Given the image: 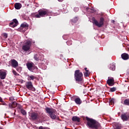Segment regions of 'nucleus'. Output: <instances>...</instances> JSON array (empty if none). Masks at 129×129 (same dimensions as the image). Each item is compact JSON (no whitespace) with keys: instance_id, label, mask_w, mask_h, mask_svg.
I'll list each match as a JSON object with an SVG mask.
<instances>
[{"instance_id":"58836bf2","label":"nucleus","mask_w":129,"mask_h":129,"mask_svg":"<svg viewBox=\"0 0 129 129\" xmlns=\"http://www.w3.org/2000/svg\"><path fill=\"white\" fill-rule=\"evenodd\" d=\"M85 71H88V70H87V68H85Z\"/></svg>"},{"instance_id":"9b49d317","label":"nucleus","mask_w":129,"mask_h":129,"mask_svg":"<svg viewBox=\"0 0 129 129\" xmlns=\"http://www.w3.org/2000/svg\"><path fill=\"white\" fill-rule=\"evenodd\" d=\"M7 77V73L4 69L0 70V78L4 80Z\"/></svg>"},{"instance_id":"9d476101","label":"nucleus","mask_w":129,"mask_h":129,"mask_svg":"<svg viewBox=\"0 0 129 129\" xmlns=\"http://www.w3.org/2000/svg\"><path fill=\"white\" fill-rule=\"evenodd\" d=\"M18 25H19V21H18L17 19H14L13 20V21L9 24V26L12 28H15Z\"/></svg>"},{"instance_id":"20e7f679","label":"nucleus","mask_w":129,"mask_h":129,"mask_svg":"<svg viewBox=\"0 0 129 129\" xmlns=\"http://www.w3.org/2000/svg\"><path fill=\"white\" fill-rule=\"evenodd\" d=\"M92 21L95 26L98 27V28H101V27L104 25V22L105 20H104V18L101 17L100 18L99 22L94 17H92Z\"/></svg>"},{"instance_id":"f03ea898","label":"nucleus","mask_w":129,"mask_h":129,"mask_svg":"<svg viewBox=\"0 0 129 129\" xmlns=\"http://www.w3.org/2000/svg\"><path fill=\"white\" fill-rule=\"evenodd\" d=\"M45 110L46 113H48L49 116H50L52 119H56V118H57V115H56L57 111H56L55 109L47 107L45 108Z\"/></svg>"},{"instance_id":"a19ab883","label":"nucleus","mask_w":129,"mask_h":129,"mask_svg":"<svg viewBox=\"0 0 129 129\" xmlns=\"http://www.w3.org/2000/svg\"><path fill=\"white\" fill-rule=\"evenodd\" d=\"M86 10H87V11H88V10H90V8H86Z\"/></svg>"},{"instance_id":"6ab92c4d","label":"nucleus","mask_w":129,"mask_h":129,"mask_svg":"<svg viewBox=\"0 0 129 129\" xmlns=\"http://www.w3.org/2000/svg\"><path fill=\"white\" fill-rule=\"evenodd\" d=\"M75 102L76 103V104H79V105H80L81 103H82V101L81 99H80V98H77L74 100Z\"/></svg>"},{"instance_id":"a211bd4d","label":"nucleus","mask_w":129,"mask_h":129,"mask_svg":"<svg viewBox=\"0 0 129 129\" xmlns=\"http://www.w3.org/2000/svg\"><path fill=\"white\" fill-rule=\"evenodd\" d=\"M72 120L75 122H80V118L78 116H73L72 118Z\"/></svg>"},{"instance_id":"393cba45","label":"nucleus","mask_w":129,"mask_h":129,"mask_svg":"<svg viewBox=\"0 0 129 129\" xmlns=\"http://www.w3.org/2000/svg\"><path fill=\"white\" fill-rule=\"evenodd\" d=\"M85 77H88L90 75V72L89 70L86 71L85 72H84Z\"/></svg>"},{"instance_id":"f3484780","label":"nucleus","mask_w":129,"mask_h":129,"mask_svg":"<svg viewBox=\"0 0 129 129\" xmlns=\"http://www.w3.org/2000/svg\"><path fill=\"white\" fill-rule=\"evenodd\" d=\"M33 65H34L33 63L28 62L26 64L27 67L30 71H33Z\"/></svg>"},{"instance_id":"0eeeda50","label":"nucleus","mask_w":129,"mask_h":129,"mask_svg":"<svg viewBox=\"0 0 129 129\" xmlns=\"http://www.w3.org/2000/svg\"><path fill=\"white\" fill-rule=\"evenodd\" d=\"M26 87L29 90H31L32 91H36V89L34 87L33 83L31 81L27 82L25 84Z\"/></svg>"},{"instance_id":"c756f323","label":"nucleus","mask_w":129,"mask_h":129,"mask_svg":"<svg viewBox=\"0 0 129 129\" xmlns=\"http://www.w3.org/2000/svg\"><path fill=\"white\" fill-rule=\"evenodd\" d=\"M116 90V88L115 87L111 88L110 89V91L111 92H114V91H115Z\"/></svg>"},{"instance_id":"7ed1b4c3","label":"nucleus","mask_w":129,"mask_h":129,"mask_svg":"<svg viewBox=\"0 0 129 129\" xmlns=\"http://www.w3.org/2000/svg\"><path fill=\"white\" fill-rule=\"evenodd\" d=\"M83 74L80 72V70H77L75 72V79L76 81L78 82H82L83 81Z\"/></svg>"},{"instance_id":"f704fd0d","label":"nucleus","mask_w":129,"mask_h":129,"mask_svg":"<svg viewBox=\"0 0 129 129\" xmlns=\"http://www.w3.org/2000/svg\"><path fill=\"white\" fill-rule=\"evenodd\" d=\"M74 12H78L79 11V8H75L74 9Z\"/></svg>"},{"instance_id":"6e6552de","label":"nucleus","mask_w":129,"mask_h":129,"mask_svg":"<svg viewBox=\"0 0 129 129\" xmlns=\"http://www.w3.org/2000/svg\"><path fill=\"white\" fill-rule=\"evenodd\" d=\"M121 118L123 121L129 120V112H125L121 115Z\"/></svg>"},{"instance_id":"412c9836","label":"nucleus","mask_w":129,"mask_h":129,"mask_svg":"<svg viewBox=\"0 0 129 129\" xmlns=\"http://www.w3.org/2000/svg\"><path fill=\"white\" fill-rule=\"evenodd\" d=\"M109 69H110V70L114 71V70H115V63H111L110 64Z\"/></svg>"},{"instance_id":"2eb2a0df","label":"nucleus","mask_w":129,"mask_h":129,"mask_svg":"<svg viewBox=\"0 0 129 129\" xmlns=\"http://www.w3.org/2000/svg\"><path fill=\"white\" fill-rule=\"evenodd\" d=\"M34 58L36 61H39V60H41L42 59V55L40 53H37L34 55Z\"/></svg>"},{"instance_id":"7c9ffc66","label":"nucleus","mask_w":129,"mask_h":129,"mask_svg":"<svg viewBox=\"0 0 129 129\" xmlns=\"http://www.w3.org/2000/svg\"><path fill=\"white\" fill-rule=\"evenodd\" d=\"M3 36L4 37L5 39H7V38H8V34L7 33H3Z\"/></svg>"},{"instance_id":"bb28decb","label":"nucleus","mask_w":129,"mask_h":129,"mask_svg":"<svg viewBox=\"0 0 129 129\" xmlns=\"http://www.w3.org/2000/svg\"><path fill=\"white\" fill-rule=\"evenodd\" d=\"M21 112L23 115H27V112L24 109H21Z\"/></svg>"},{"instance_id":"4468645a","label":"nucleus","mask_w":129,"mask_h":129,"mask_svg":"<svg viewBox=\"0 0 129 129\" xmlns=\"http://www.w3.org/2000/svg\"><path fill=\"white\" fill-rule=\"evenodd\" d=\"M8 105L9 109H13V108H15V107H16L17 102H13L12 103H9Z\"/></svg>"},{"instance_id":"aec40b11","label":"nucleus","mask_w":129,"mask_h":129,"mask_svg":"<svg viewBox=\"0 0 129 129\" xmlns=\"http://www.w3.org/2000/svg\"><path fill=\"white\" fill-rule=\"evenodd\" d=\"M14 7L16 10H20L22 8V4L21 3H15Z\"/></svg>"},{"instance_id":"79ce46f5","label":"nucleus","mask_w":129,"mask_h":129,"mask_svg":"<svg viewBox=\"0 0 129 129\" xmlns=\"http://www.w3.org/2000/svg\"><path fill=\"white\" fill-rule=\"evenodd\" d=\"M113 23H114V20H113Z\"/></svg>"},{"instance_id":"ea45409f","label":"nucleus","mask_w":129,"mask_h":129,"mask_svg":"<svg viewBox=\"0 0 129 129\" xmlns=\"http://www.w3.org/2000/svg\"><path fill=\"white\" fill-rule=\"evenodd\" d=\"M58 2H60V3L63 2V0H57Z\"/></svg>"},{"instance_id":"1a4fd4ad","label":"nucleus","mask_w":129,"mask_h":129,"mask_svg":"<svg viewBox=\"0 0 129 129\" xmlns=\"http://www.w3.org/2000/svg\"><path fill=\"white\" fill-rule=\"evenodd\" d=\"M32 120H37L39 119V114L37 112H33L30 115Z\"/></svg>"},{"instance_id":"b1692460","label":"nucleus","mask_w":129,"mask_h":129,"mask_svg":"<svg viewBox=\"0 0 129 129\" xmlns=\"http://www.w3.org/2000/svg\"><path fill=\"white\" fill-rule=\"evenodd\" d=\"M123 104L129 106V98L125 99Z\"/></svg>"},{"instance_id":"dca6fc26","label":"nucleus","mask_w":129,"mask_h":129,"mask_svg":"<svg viewBox=\"0 0 129 129\" xmlns=\"http://www.w3.org/2000/svg\"><path fill=\"white\" fill-rule=\"evenodd\" d=\"M121 57L122 59H123V60H128L129 59V55H128V54L127 53H122L121 55Z\"/></svg>"},{"instance_id":"f257e3e1","label":"nucleus","mask_w":129,"mask_h":129,"mask_svg":"<svg viewBox=\"0 0 129 129\" xmlns=\"http://www.w3.org/2000/svg\"><path fill=\"white\" fill-rule=\"evenodd\" d=\"M86 125L89 128H94V129H100L101 128V125L99 122H97L96 120L94 119L91 118H89L87 116L86 117Z\"/></svg>"},{"instance_id":"c85d7f7f","label":"nucleus","mask_w":129,"mask_h":129,"mask_svg":"<svg viewBox=\"0 0 129 129\" xmlns=\"http://www.w3.org/2000/svg\"><path fill=\"white\" fill-rule=\"evenodd\" d=\"M77 21H78L77 17H75V18H74L72 20V23H76L77 22Z\"/></svg>"},{"instance_id":"c9c22d12","label":"nucleus","mask_w":129,"mask_h":129,"mask_svg":"<svg viewBox=\"0 0 129 129\" xmlns=\"http://www.w3.org/2000/svg\"><path fill=\"white\" fill-rule=\"evenodd\" d=\"M2 103V105H6V106H8V104L6 103L5 101L4 102H1Z\"/></svg>"},{"instance_id":"2f4dec72","label":"nucleus","mask_w":129,"mask_h":129,"mask_svg":"<svg viewBox=\"0 0 129 129\" xmlns=\"http://www.w3.org/2000/svg\"><path fill=\"white\" fill-rule=\"evenodd\" d=\"M14 99H15L13 98V97H10L9 98V100H10V101H11V102H13V101H14Z\"/></svg>"},{"instance_id":"5701e85b","label":"nucleus","mask_w":129,"mask_h":129,"mask_svg":"<svg viewBox=\"0 0 129 129\" xmlns=\"http://www.w3.org/2000/svg\"><path fill=\"white\" fill-rule=\"evenodd\" d=\"M34 79H36V77L33 75L29 76L27 78V80L28 81H31V80H34Z\"/></svg>"},{"instance_id":"37998d69","label":"nucleus","mask_w":129,"mask_h":129,"mask_svg":"<svg viewBox=\"0 0 129 129\" xmlns=\"http://www.w3.org/2000/svg\"><path fill=\"white\" fill-rule=\"evenodd\" d=\"M72 98L73 99V98H74V97H72Z\"/></svg>"},{"instance_id":"a878e982","label":"nucleus","mask_w":129,"mask_h":129,"mask_svg":"<svg viewBox=\"0 0 129 129\" xmlns=\"http://www.w3.org/2000/svg\"><path fill=\"white\" fill-rule=\"evenodd\" d=\"M109 102L110 105H113V104H114V98L109 99Z\"/></svg>"},{"instance_id":"ddd939ff","label":"nucleus","mask_w":129,"mask_h":129,"mask_svg":"<svg viewBox=\"0 0 129 129\" xmlns=\"http://www.w3.org/2000/svg\"><path fill=\"white\" fill-rule=\"evenodd\" d=\"M107 83L109 86H113L114 85V79L113 78L108 79Z\"/></svg>"},{"instance_id":"e433bc0d","label":"nucleus","mask_w":129,"mask_h":129,"mask_svg":"<svg viewBox=\"0 0 129 129\" xmlns=\"http://www.w3.org/2000/svg\"><path fill=\"white\" fill-rule=\"evenodd\" d=\"M4 85L3 84V82L0 80V87L1 86H3Z\"/></svg>"},{"instance_id":"4be33fe9","label":"nucleus","mask_w":129,"mask_h":129,"mask_svg":"<svg viewBox=\"0 0 129 129\" xmlns=\"http://www.w3.org/2000/svg\"><path fill=\"white\" fill-rule=\"evenodd\" d=\"M28 29L29 28V25L27 23H23L21 25V29Z\"/></svg>"},{"instance_id":"cd10ccee","label":"nucleus","mask_w":129,"mask_h":129,"mask_svg":"<svg viewBox=\"0 0 129 129\" xmlns=\"http://www.w3.org/2000/svg\"><path fill=\"white\" fill-rule=\"evenodd\" d=\"M114 129H121V126L119 124H116L114 127Z\"/></svg>"},{"instance_id":"4c0bfd02","label":"nucleus","mask_w":129,"mask_h":129,"mask_svg":"<svg viewBox=\"0 0 129 129\" xmlns=\"http://www.w3.org/2000/svg\"><path fill=\"white\" fill-rule=\"evenodd\" d=\"M0 102H4V100L1 97H0Z\"/></svg>"},{"instance_id":"39448f33","label":"nucleus","mask_w":129,"mask_h":129,"mask_svg":"<svg viewBox=\"0 0 129 129\" xmlns=\"http://www.w3.org/2000/svg\"><path fill=\"white\" fill-rule=\"evenodd\" d=\"M48 10L45 9H40L38 11V14L35 15V18L39 19L40 18H43L45 16H48Z\"/></svg>"},{"instance_id":"72a5a7b5","label":"nucleus","mask_w":129,"mask_h":129,"mask_svg":"<svg viewBox=\"0 0 129 129\" xmlns=\"http://www.w3.org/2000/svg\"><path fill=\"white\" fill-rule=\"evenodd\" d=\"M32 69H33V71H34V70H35V69H38V68H37V67H36L35 65L33 64Z\"/></svg>"},{"instance_id":"f8f14e48","label":"nucleus","mask_w":129,"mask_h":129,"mask_svg":"<svg viewBox=\"0 0 129 129\" xmlns=\"http://www.w3.org/2000/svg\"><path fill=\"white\" fill-rule=\"evenodd\" d=\"M11 62V65L13 68H17L19 66V63L16 59H11L10 61Z\"/></svg>"},{"instance_id":"423d86ee","label":"nucleus","mask_w":129,"mask_h":129,"mask_svg":"<svg viewBox=\"0 0 129 129\" xmlns=\"http://www.w3.org/2000/svg\"><path fill=\"white\" fill-rule=\"evenodd\" d=\"M32 43H35V42H33L32 40H27L22 46V50L24 52H28L31 49Z\"/></svg>"},{"instance_id":"473e14b6","label":"nucleus","mask_w":129,"mask_h":129,"mask_svg":"<svg viewBox=\"0 0 129 129\" xmlns=\"http://www.w3.org/2000/svg\"><path fill=\"white\" fill-rule=\"evenodd\" d=\"M13 74H14V75H15L16 76H17V75H19V74H18V73H17V72H16V71L13 70Z\"/></svg>"}]
</instances>
